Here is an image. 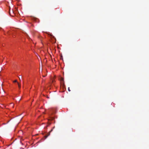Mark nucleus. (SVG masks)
I'll use <instances>...</instances> for the list:
<instances>
[{
    "label": "nucleus",
    "mask_w": 149,
    "mask_h": 149,
    "mask_svg": "<svg viewBox=\"0 0 149 149\" xmlns=\"http://www.w3.org/2000/svg\"><path fill=\"white\" fill-rule=\"evenodd\" d=\"M52 131V129L51 130V131H49V132L47 134V135L45 136V139L46 138H47V137L50 135V132H51Z\"/></svg>",
    "instance_id": "nucleus-1"
},
{
    "label": "nucleus",
    "mask_w": 149,
    "mask_h": 149,
    "mask_svg": "<svg viewBox=\"0 0 149 149\" xmlns=\"http://www.w3.org/2000/svg\"><path fill=\"white\" fill-rule=\"evenodd\" d=\"M17 84L18 86V87L19 88H21V84H19V83H17Z\"/></svg>",
    "instance_id": "nucleus-2"
},
{
    "label": "nucleus",
    "mask_w": 149,
    "mask_h": 149,
    "mask_svg": "<svg viewBox=\"0 0 149 149\" xmlns=\"http://www.w3.org/2000/svg\"><path fill=\"white\" fill-rule=\"evenodd\" d=\"M60 81H64V79L62 77H61L60 78Z\"/></svg>",
    "instance_id": "nucleus-3"
},
{
    "label": "nucleus",
    "mask_w": 149,
    "mask_h": 149,
    "mask_svg": "<svg viewBox=\"0 0 149 149\" xmlns=\"http://www.w3.org/2000/svg\"><path fill=\"white\" fill-rule=\"evenodd\" d=\"M17 82V80H15L14 81H13V82Z\"/></svg>",
    "instance_id": "nucleus-4"
},
{
    "label": "nucleus",
    "mask_w": 149,
    "mask_h": 149,
    "mask_svg": "<svg viewBox=\"0 0 149 149\" xmlns=\"http://www.w3.org/2000/svg\"><path fill=\"white\" fill-rule=\"evenodd\" d=\"M68 91H70V88H69V87L68 88Z\"/></svg>",
    "instance_id": "nucleus-5"
},
{
    "label": "nucleus",
    "mask_w": 149,
    "mask_h": 149,
    "mask_svg": "<svg viewBox=\"0 0 149 149\" xmlns=\"http://www.w3.org/2000/svg\"><path fill=\"white\" fill-rule=\"evenodd\" d=\"M46 76V75H43L42 76L43 77H45Z\"/></svg>",
    "instance_id": "nucleus-6"
},
{
    "label": "nucleus",
    "mask_w": 149,
    "mask_h": 149,
    "mask_svg": "<svg viewBox=\"0 0 149 149\" xmlns=\"http://www.w3.org/2000/svg\"><path fill=\"white\" fill-rule=\"evenodd\" d=\"M19 80H21V79H20L21 78H20L19 77Z\"/></svg>",
    "instance_id": "nucleus-7"
}]
</instances>
